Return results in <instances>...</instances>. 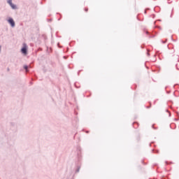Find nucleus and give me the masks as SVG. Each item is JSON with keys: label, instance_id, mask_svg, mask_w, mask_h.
I'll return each mask as SVG.
<instances>
[{"label": "nucleus", "instance_id": "39448f33", "mask_svg": "<svg viewBox=\"0 0 179 179\" xmlns=\"http://www.w3.org/2000/svg\"><path fill=\"white\" fill-rule=\"evenodd\" d=\"M80 171V166H78L76 170V173H79Z\"/></svg>", "mask_w": 179, "mask_h": 179}, {"label": "nucleus", "instance_id": "20e7f679", "mask_svg": "<svg viewBox=\"0 0 179 179\" xmlns=\"http://www.w3.org/2000/svg\"><path fill=\"white\" fill-rule=\"evenodd\" d=\"M24 69H25L26 72H29V66H28L24 65Z\"/></svg>", "mask_w": 179, "mask_h": 179}, {"label": "nucleus", "instance_id": "f03ea898", "mask_svg": "<svg viewBox=\"0 0 179 179\" xmlns=\"http://www.w3.org/2000/svg\"><path fill=\"white\" fill-rule=\"evenodd\" d=\"M7 2L8 5H10V6L12 8V9H17L16 5L12 3V1H8Z\"/></svg>", "mask_w": 179, "mask_h": 179}, {"label": "nucleus", "instance_id": "0eeeda50", "mask_svg": "<svg viewBox=\"0 0 179 179\" xmlns=\"http://www.w3.org/2000/svg\"><path fill=\"white\" fill-rule=\"evenodd\" d=\"M163 44H165L166 41H162Z\"/></svg>", "mask_w": 179, "mask_h": 179}, {"label": "nucleus", "instance_id": "1a4fd4ad", "mask_svg": "<svg viewBox=\"0 0 179 179\" xmlns=\"http://www.w3.org/2000/svg\"><path fill=\"white\" fill-rule=\"evenodd\" d=\"M8 1H12V0H8Z\"/></svg>", "mask_w": 179, "mask_h": 179}, {"label": "nucleus", "instance_id": "6e6552de", "mask_svg": "<svg viewBox=\"0 0 179 179\" xmlns=\"http://www.w3.org/2000/svg\"><path fill=\"white\" fill-rule=\"evenodd\" d=\"M0 51H1V46H0Z\"/></svg>", "mask_w": 179, "mask_h": 179}, {"label": "nucleus", "instance_id": "423d86ee", "mask_svg": "<svg viewBox=\"0 0 179 179\" xmlns=\"http://www.w3.org/2000/svg\"><path fill=\"white\" fill-rule=\"evenodd\" d=\"M87 10H88V9H87V8H86V9H85V12H87Z\"/></svg>", "mask_w": 179, "mask_h": 179}, {"label": "nucleus", "instance_id": "7ed1b4c3", "mask_svg": "<svg viewBox=\"0 0 179 179\" xmlns=\"http://www.w3.org/2000/svg\"><path fill=\"white\" fill-rule=\"evenodd\" d=\"M21 51L22 54H27V48H26V47L22 48Z\"/></svg>", "mask_w": 179, "mask_h": 179}, {"label": "nucleus", "instance_id": "f257e3e1", "mask_svg": "<svg viewBox=\"0 0 179 179\" xmlns=\"http://www.w3.org/2000/svg\"><path fill=\"white\" fill-rule=\"evenodd\" d=\"M8 22L10 24L11 27H15V21L13 20V18H9Z\"/></svg>", "mask_w": 179, "mask_h": 179}]
</instances>
